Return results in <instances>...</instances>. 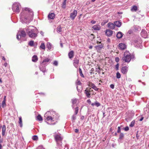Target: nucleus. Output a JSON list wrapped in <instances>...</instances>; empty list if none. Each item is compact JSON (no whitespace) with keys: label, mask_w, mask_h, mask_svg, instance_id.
<instances>
[{"label":"nucleus","mask_w":149,"mask_h":149,"mask_svg":"<svg viewBox=\"0 0 149 149\" xmlns=\"http://www.w3.org/2000/svg\"><path fill=\"white\" fill-rule=\"evenodd\" d=\"M72 107L73 108L74 107L73 105L76 103L77 102V100L76 98L72 99Z\"/></svg>","instance_id":"c85d7f7f"},{"label":"nucleus","mask_w":149,"mask_h":149,"mask_svg":"<svg viewBox=\"0 0 149 149\" xmlns=\"http://www.w3.org/2000/svg\"><path fill=\"white\" fill-rule=\"evenodd\" d=\"M89 86L91 87L95 91H97L99 89V88H97L93 83L92 82L89 83Z\"/></svg>","instance_id":"4468645a"},{"label":"nucleus","mask_w":149,"mask_h":149,"mask_svg":"<svg viewBox=\"0 0 149 149\" xmlns=\"http://www.w3.org/2000/svg\"><path fill=\"white\" fill-rule=\"evenodd\" d=\"M96 21L94 20H92L91 21V22L92 24H95L96 23Z\"/></svg>","instance_id":"864d4df0"},{"label":"nucleus","mask_w":149,"mask_h":149,"mask_svg":"<svg viewBox=\"0 0 149 149\" xmlns=\"http://www.w3.org/2000/svg\"><path fill=\"white\" fill-rule=\"evenodd\" d=\"M51 113L49 111H47L45 115V120H46V121H53L54 119V115L53 116V117L52 116H49V114Z\"/></svg>","instance_id":"423d86ee"},{"label":"nucleus","mask_w":149,"mask_h":149,"mask_svg":"<svg viewBox=\"0 0 149 149\" xmlns=\"http://www.w3.org/2000/svg\"><path fill=\"white\" fill-rule=\"evenodd\" d=\"M143 117H141V118L139 120L140 121H142L143 120Z\"/></svg>","instance_id":"680f3d73"},{"label":"nucleus","mask_w":149,"mask_h":149,"mask_svg":"<svg viewBox=\"0 0 149 149\" xmlns=\"http://www.w3.org/2000/svg\"><path fill=\"white\" fill-rule=\"evenodd\" d=\"M60 45H61V47H63V45L62 43H61L60 44Z\"/></svg>","instance_id":"338daca9"},{"label":"nucleus","mask_w":149,"mask_h":149,"mask_svg":"<svg viewBox=\"0 0 149 149\" xmlns=\"http://www.w3.org/2000/svg\"><path fill=\"white\" fill-rule=\"evenodd\" d=\"M37 119L39 121H42V117L40 115H38L37 117Z\"/></svg>","instance_id":"7c9ffc66"},{"label":"nucleus","mask_w":149,"mask_h":149,"mask_svg":"<svg viewBox=\"0 0 149 149\" xmlns=\"http://www.w3.org/2000/svg\"><path fill=\"white\" fill-rule=\"evenodd\" d=\"M120 127H118V129L117 130V132L118 133H120Z\"/></svg>","instance_id":"603ef678"},{"label":"nucleus","mask_w":149,"mask_h":149,"mask_svg":"<svg viewBox=\"0 0 149 149\" xmlns=\"http://www.w3.org/2000/svg\"><path fill=\"white\" fill-rule=\"evenodd\" d=\"M32 139L34 140H37L38 139V137L36 135H34L32 137Z\"/></svg>","instance_id":"79ce46f5"},{"label":"nucleus","mask_w":149,"mask_h":149,"mask_svg":"<svg viewBox=\"0 0 149 149\" xmlns=\"http://www.w3.org/2000/svg\"><path fill=\"white\" fill-rule=\"evenodd\" d=\"M93 48V46H90L89 47V48L90 49H92Z\"/></svg>","instance_id":"0e129e2a"},{"label":"nucleus","mask_w":149,"mask_h":149,"mask_svg":"<svg viewBox=\"0 0 149 149\" xmlns=\"http://www.w3.org/2000/svg\"><path fill=\"white\" fill-rule=\"evenodd\" d=\"M91 105L93 107L95 105V103H93L91 104Z\"/></svg>","instance_id":"e2e57ef3"},{"label":"nucleus","mask_w":149,"mask_h":149,"mask_svg":"<svg viewBox=\"0 0 149 149\" xmlns=\"http://www.w3.org/2000/svg\"><path fill=\"white\" fill-rule=\"evenodd\" d=\"M95 103V105L97 107H98L100 105V104L97 101H96Z\"/></svg>","instance_id":"a18cd8bd"},{"label":"nucleus","mask_w":149,"mask_h":149,"mask_svg":"<svg viewBox=\"0 0 149 149\" xmlns=\"http://www.w3.org/2000/svg\"><path fill=\"white\" fill-rule=\"evenodd\" d=\"M33 27L32 26L27 29H26V31L29 37L33 38H35L37 36V35L36 33V30L31 28V27Z\"/></svg>","instance_id":"f03ea898"},{"label":"nucleus","mask_w":149,"mask_h":149,"mask_svg":"<svg viewBox=\"0 0 149 149\" xmlns=\"http://www.w3.org/2000/svg\"><path fill=\"white\" fill-rule=\"evenodd\" d=\"M95 47L98 52H100L101 49L103 48V45L102 44H101L96 46Z\"/></svg>","instance_id":"f8f14e48"},{"label":"nucleus","mask_w":149,"mask_h":149,"mask_svg":"<svg viewBox=\"0 0 149 149\" xmlns=\"http://www.w3.org/2000/svg\"><path fill=\"white\" fill-rule=\"evenodd\" d=\"M2 147V146L1 145L0 143V149H1Z\"/></svg>","instance_id":"774afa93"},{"label":"nucleus","mask_w":149,"mask_h":149,"mask_svg":"<svg viewBox=\"0 0 149 149\" xmlns=\"http://www.w3.org/2000/svg\"><path fill=\"white\" fill-rule=\"evenodd\" d=\"M45 67V65H44V64L42 63L39 66V68L41 71H42L43 72H46V69Z\"/></svg>","instance_id":"2eb2a0df"},{"label":"nucleus","mask_w":149,"mask_h":149,"mask_svg":"<svg viewBox=\"0 0 149 149\" xmlns=\"http://www.w3.org/2000/svg\"><path fill=\"white\" fill-rule=\"evenodd\" d=\"M138 10V8L136 6H133L131 9V10L132 12H136Z\"/></svg>","instance_id":"412c9836"},{"label":"nucleus","mask_w":149,"mask_h":149,"mask_svg":"<svg viewBox=\"0 0 149 149\" xmlns=\"http://www.w3.org/2000/svg\"><path fill=\"white\" fill-rule=\"evenodd\" d=\"M33 43L34 41H33L31 40L29 42V44L30 46H33Z\"/></svg>","instance_id":"37998d69"},{"label":"nucleus","mask_w":149,"mask_h":149,"mask_svg":"<svg viewBox=\"0 0 149 149\" xmlns=\"http://www.w3.org/2000/svg\"><path fill=\"white\" fill-rule=\"evenodd\" d=\"M124 134L123 133H120V135H119V139H122L124 137Z\"/></svg>","instance_id":"c9c22d12"},{"label":"nucleus","mask_w":149,"mask_h":149,"mask_svg":"<svg viewBox=\"0 0 149 149\" xmlns=\"http://www.w3.org/2000/svg\"><path fill=\"white\" fill-rule=\"evenodd\" d=\"M110 87L112 89H113L114 88V85L113 84H111L110 85Z\"/></svg>","instance_id":"5fc2aeb1"},{"label":"nucleus","mask_w":149,"mask_h":149,"mask_svg":"<svg viewBox=\"0 0 149 149\" xmlns=\"http://www.w3.org/2000/svg\"><path fill=\"white\" fill-rule=\"evenodd\" d=\"M66 1L64 0L62 5V7L63 8H66Z\"/></svg>","instance_id":"72a5a7b5"},{"label":"nucleus","mask_w":149,"mask_h":149,"mask_svg":"<svg viewBox=\"0 0 149 149\" xmlns=\"http://www.w3.org/2000/svg\"><path fill=\"white\" fill-rule=\"evenodd\" d=\"M46 47L49 50L51 48L52 45L50 43L48 42L47 44Z\"/></svg>","instance_id":"cd10ccee"},{"label":"nucleus","mask_w":149,"mask_h":149,"mask_svg":"<svg viewBox=\"0 0 149 149\" xmlns=\"http://www.w3.org/2000/svg\"><path fill=\"white\" fill-rule=\"evenodd\" d=\"M119 65L118 63H117L115 66L116 68V70H118L119 69Z\"/></svg>","instance_id":"8fccbe9b"},{"label":"nucleus","mask_w":149,"mask_h":149,"mask_svg":"<svg viewBox=\"0 0 149 149\" xmlns=\"http://www.w3.org/2000/svg\"><path fill=\"white\" fill-rule=\"evenodd\" d=\"M76 84L77 85H80L81 83L80 81L77 80V81L76 82Z\"/></svg>","instance_id":"3c124183"},{"label":"nucleus","mask_w":149,"mask_h":149,"mask_svg":"<svg viewBox=\"0 0 149 149\" xmlns=\"http://www.w3.org/2000/svg\"><path fill=\"white\" fill-rule=\"evenodd\" d=\"M141 36L144 38H146L147 36V32L144 30H142L141 33Z\"/></svg>","instance_id":"ddd939ff"},{"label":"nucleus","mask_w":149,"mask_h":149,"mask_svg":"<svg viewBox=\"0 0 149 149\" xmlns=\"http://www.w3.org/2000/svg\"><path fill=\"white\" fill-rule=\"evenodd\" d=\"M57 30L58 32H61L62 31V29L61 26H59L57 28Z\"/></svg>","instance_id":"f704fd0d"},{"label":"nucleus","mask_w":149,"mask_h":149,"mask_svg":"<svg viewBox=\"0 0 149 149\" xmlns=\"http://www.w3.org/2000/svg\"><path fill=\"white\" fill-rule=\"evenodd\" d=\"M96 71L99 73H100V67H98L97 68H96Z\"/></svg>","instance_id":"c03bdc74"},{"label":"nucleus","mask_w":149,"mask_h":149,"mask_svg":"<svg viewBox=\"0 0 149 149\" xmlns=\"http://www.w3.org/2000/svg\"><path fill=\"white\" fill-rule=\"evenodd\" d=\"M128 70V67L127 66L122 67L121 69V71L122 73L124 74H126Z\"/></svg>","instance_id":"9b49d317"},{"label":"nucleus","mask_w":149,"mask_h":149,"mask_svg":"<svg viewBox=\"0 0 149 149\" xmlns=\"http://www.w3.org/2000/svg\"><path fill=\"white\" fill-rule=\"evenodd\" d=\"M114 24L115 26L119 27L120 26L121 23L120 21H119L114 22Z\"/></svg>","instance_id":"393cba45"},{"label":"nucleus","mask_w":149,"mask_h":149,"mask_svg":"<svg viewBox=\"0 0 149 149\" xmlns=\"http://www.w3.org/2000/svg\"><path fill=\"white\" fill-rule=\"evenodd\" d=\"M40 48L42 49H45V46L44 43H42L40 46Z\"/></svg>","instance_id":"2f4dec72"},{"label":"nucleus","mask_w":149,"mask_h":149,"mask_svg":"<svg viewBox=\"0 0 149 149\" xmlns=\"http://www.w3.org/2000/svg\"><path fill=\"white\" fill-rule=\"evenodd\" d=\"M84 118V116H81V119L82 120H83Z\"/></svg>","instance_id":"13d9d810"},{"label":"nucleus","mask_w":149,"mask_h":149,"mask_svg":"<svg viewBox=\"0 0 149 149\" xmlns=\"http://www.w3.org/2000/svg\"><path fill=\"white\" fill-rule=\"evenodd\" d=\"M108 27L111 29H114L115 28L114 24L112 23L109 22L108 24Z\"/></svg>","instance_id":"f3484780"},{"label":"nucleus","mask_w":149,"mask_h":149,"mask_svg":"<svg viewBox=\"0 0 149 149\" xmlns=\"http://www.w3.org/2000/svg\"><path fill=\"white\" fill-rule=\"evenodd\" d=\"M19 123L21 127L22 126V120L21 117H19Z\"/></svg>","instance_id":"c756f323"},{"label":"nucleus","mask_w":149,"mask_h":149,"mask_svg":"<svg viewBox=\"0 0 149 149\" xmlns=\"http://www.w3.org/2000/svg\"><path fill=\"white\" fill-rule=\"evenodd\" d=\"M76 115H75V114H74L72 116V120L73 122L74 121V120L76 119Z\"/></svg>","instance_id":"58836bf2"},{"label":"nucleus","mask_w":149,"mask_h":149,"mask_svg":"<svg viewBox=\"0 0 149 149\" xmlns=\"http://www.w3.org/2000/svg\"><path fill=\"white\" fill-rule=\"evenodd\" d=\"M78 110H79L78 107H76L75 108V111H74V114H75V115H77L78 113Z\"/></svg>","instance_id":"e433bc0d"},{"label":"nucleus","mask_w":149,"mask_h":149,"mask_svg":"<svg viewBox=\"0 0 149 149\" xmlns=\"http://www.w3.org/2000/svg\"><path fill=\"white\" fill-rule=\"evenodd\" d=\"M115 61H116L118 63V62L119 61V58L118 57H116L115 58Z\"/></svg>","instance_id":"49530a36"},{"label":"nucleus","mask_w":149,"mask_h":149,"mask_svg":"<svg viewBox=\"0 0 149 149\" xmlns=\"http://www.w3.org/2000/svg\"><path fill=\"white\" fill-rule=\"evenodd\" d=\"M20 5L19 3L17 2L14 3L12 6V9L13 12L17 13H19V8Z\"/></svg>","instance_id":"39448f33"},{"label":"nucleus","mask_w":149,"mask_h":149,"mask_svg":"<svg viewBox=\"0 0 149 149\" xmlns=\"http://www.w3.org/2000/svg\"><path fill=\"white\" fill-rule=\"evenodd\" d=\"M79 73H80V76L81 77H82L83 78H84V75L83 74L81 69L80 68H79Z\"/></svg>","instance_id":"473e14b6"},{"label":"nucleus","mask_w":149,"mask_h":149,"mask_svg":"<svg viewBox=\"0 0 149 149\" xmlns=\"http://www.w3.org/2000/svg\"><path fill=\"white\" fill-rule=\"evenodd\" d=\"M55 17V15L54 13L49 14L48 15L49 19H53Z\"/></svg>","instance_id":"4be33fe9"},{"label":"nucleus","mask_w":149,"mask_h":149,"mask_svg":"<svg viewBox=\"0 0 149 149\" xmlns=\"http://www.w3.org/2000/svg\"><path fill=\"white\" fill-rule=\"evenodd\" d=\"M123 35V33L119 31L117 34L116 37L120 39L122 38Z\"/></svg>","instance_id":"5701e85b"},{"label":"nucleus","mask_w":149,"mask_h":149,"mask_svg":"<svg viewBox=\"0 0 149 149\" xmlns=\"http://www.w3.org/2000/svg\"><path fill=\"white\" fill-rule=\"evenodd\" d=\"M58 64V62L56 61H54L53 63V64L55 66L57 65Z\"/></svg>","instance_id":"09e8293b"},{"label":"nucleus","mask_w":149,"mask_h":149,"mask_svg":"<svg viewBox=\"0 0 149 149\" xmlns=\"http://www.w3.org/2000/svg\"><path fill=\"white\" fill-rule=\"evenodd\" d=\"M79 62V59L78 58H75L73 61V64L74 67L77 68Z\"/></svg>","instance_id":"1a4fd4ad"},{"label":"nucleus","mask_w":149,"mask_h":149,"mask_svg":"<svg viewBox=\"0 0 149 149\" xmlns=\"http://www.w3.org/2000/svg\"><path fill=\"white\" fill-rule=\"evenodd\" d=\"M19 34L20 36V38L21 37H25L26 36L25 32L24 31H20V33L17 34V38L18 40H19L20 39V38L19 37Z\"/></svg>","instance_id":"6e6552de"},{"label":"nucleus","mask_w":149,"mask_h":149,"mask_svg":"<svg viewBox=\"0 0 149 149\" xmlns=\"http://www.w3.org/2000/svg\"><path fill=\"white\" fill-rule=\"evenodd\" d=\"M54 136L56 143L58 145H61L60 142L62 141L63 137L61 136V135L60 133H57L56 132L54 133Z\"/></svg>","instance_id":"20e7f679"},{"label":"nucleus","mask_w":149,"mask_h":149,"mask_svg":"<svg viewBox=\"0 0 149 149\" xmlns=\"http://www.w3.org/2000/svg\"><path fill=\"white\" fill-rule=\"evenodd\" d=\"M77 11L76 10H74L73 12L70 14V17L72 20H74L77 16Z\"/></svg>","instance_id":"9d476101"},{"label":"nucleus","mask_w":149,"mask_h":149,"mask_svg":"<svg viewBox=\"0 0 149 149\" xmlns=\"http://www.w3.org/2000/svg\"><path fill=\"white\" fill-rule=\"evenodd\" d=\"M3 142V140L2 139L0 140V143H2Z\"/></svg>","instance_id":"052dcab7"},{"label":"nucleus","mask_w":149,"mask_h":149,"mask_svg":"<svg viewBox=\"0 0 149 149\" xmlns=\"http://www.w3.org/2000/svg\"><path fill=\"white\" fill-rule=\"evenodd\" d=\"M119 47L122 50H123L125 48V44L121 43L119 44Z\"/></svg>","instance_id":"b1692460"},{"label":"nucleus","mask_w":149,"mask_h":149,"mask_svg":"<svg viewBox=\"0 0 149 149\" xmlns=\"http://www.w3.org/2000/svg\"><path fill=\"white\" fill-rule=\"evenodd\" d=\"M6 127L5 125H3L2 127V134L3 136L6 135Z\"/></svg>","instance_id":"6ab92c4d"},{"label":"nucleus","mask_w":149,"mask_h":149,"mask_svg":"<svg viewBox=\"0 0 149 149\" xmlns=\"http://www.w3.org/2000/svg\"><path fill=\"white\" fill-rule=\"evenodd\" d=\"M93 91V90L91 88H87L84 91V93L87 97L89 98L91 97V92Z\"/></svg>","instance_id":"0eeeda50"},{"label":"nucleus","mask_w":149,"mask_h":149,"mask_svg":"<svg viewBox=\"0 0 149 149\" xmlns=\"http://www.w3.org/2000/svg\"><path fill=\"white\" fill-rule=\"evenodd\" d=\"M49 59L48 58H45L43 61L42 63L43 64V63H44L45 62H48L49 61Z\"/></svg>","instance_id":"ea45409f"},{"label":"nucleus","mask_w":149,"mask_h":149,"mask_svg":"<svg viewBox=\"0 0 149 149\" xmlns=\"http://www.w3.org/2000/svg\"><path fill=\"white\" fill-rule=\"evenodd\" d=\"M7 65L8 64L6 63H5L4 64V65L5 66V67H6L7 66Z\"/></svg>","instance_id":"bf43d9fd"},{"label":"nucleus","mask_w":149,"mask_h":149,"mask_svg":"<svg viewBox=\"0 0 149 149\" xmlns=\"http://www.w3.org/2000/svg\"><path fill=\"white\" fill-rule=\"evenodd\" d=\"M79 130L78 129H75L74 131L76 133H78L79 132Z\"/></svg>","instance_id":"4d7b16f0"},{"label":"nucleus","mask_w":149,"mask_h":149,"mask_svg":"<svg viewBox=\"0 0 149 149\" xmlns=\"http://www.w3.org/2000/svg\"><path fill=\"white\" fill-rule=\"evenodd\" d=\"M93 29L94 30H99L101 29V26L98 25H95L92 27Z\"/></svg>","instance_id":"a211bd4d"},{"label":"nucleus","mask_w":149,"mask_h":149,"mask_svg":"<svg viewBox=\"0 0 149 149\" xmlns=\"http://www.w3.org/2000/svg\"><path fill=\"white\" fill-rule=\"evenodd\" d=\"M6 96H4L3 100L2 102V107L3 108L6 106Z\"/></svg>","instance_id":"a878e982"},{"label":"nucleus","mask_w":149,"mask_h":149,"mask_svg":"<svg viewBox=\"0 0 149 149\" xmlns=\"http://www.w3.org/2000/svg\"><path fill=\"white\" fill-rule=\"evenodd\" d=\"M87 102L89 104L91 103V101L90 99H88L87 100Z\"/></svg>","instance_id":"6e6d98bb"},{"label":"nucleus","mask_w":149,"mask_h":149,"mask_svg":"<svg viewBox=\"0 0 149 149\" xmlns=\"http://www.w3.org/2000/svg\"><path fill=\"white\" fill-rule=\"evenodd\" d=\"M2 59L4 61H5L6 60V59L4 57V56H3V57H2Z\"/></svg>","instance_id":"69168bd1"},{"label":"nucleus","mask_w":149,"mask_h":149,"mask_svg":"<svg viewBox=\"0 0 149 149\" xmlns=\"http://www.w3.org/2000/svg\"><path fill=\"white\" fill-rule=\"evenodd\" d=\"M24 10L25 11L20 13V18L26 20L25 22L29 23L33 19V12L29 8H25Z\"/></svg>","instance_id":"f257e3e1"},{"label":"nucleus","mask_w":149,"mask_h":149,"mask_svg":"<svg viewBox=\"0 0 149 149\" xmlns=\"http://www.w3.org/2000/svg\"><path fill=\"white\" fill-rule=\"evenodd\" d=\"M124 130L126 131H128L129 130V128L128 126H127L124 128Z\"/></svg>","instance_id":"de8ad7c7"},{"label":"nucleus","mask_w":149,"mask_h":149,"mask_svg":"<svg viewBox=\"0 0 149 149\" xmlns=\"http://www.w3.org/2000/svg\"><path fill=\"white\" fill-rule=\"evenodd\" d=\"M105 33L107 36L109 37L112 35L113 34V32L111 30L109 29H107L106 30Z\"/></svg>","instance_id":"dca6fc26"},{"label":"nucleus","mask_w":149,"mask_h":149,"mask_svg":"<svg viewBox=\"0 0 149 149\" xmlns=\"http://www.w3.org/2000/svg\"><path fill=\"white\" fill-rule=\"evenodd\" d=\"M38 60V57L36 55H34L32 58V61L33 62H36Z\"/></svg>","instance_id":"bb28decb"},{"label":"nucleus","mask_w":149,"mask_h":149,"mask_svg":"<svg viewBox=\"0 0 149 149\" xmlns=\"http://www.w3.org/2000/svg\"><path fill=\"white\" fill-rule=\"evenodd\" d=\"M74 52L73 50L70 51L68 54V56L69 58L71 59L72 58L74 55Z\"/></svg>","instance_id":"aec40b11"},{"label":"nucleus","mask_w":149,"mask_h":149,"mask_svg":"<svg viewBox=\"0 0 149 149\" xmlns=\"http://www.w3.org/2000/svg\"><path fill=\"white\" fill-rule=\"evenodd\" d=\"M116 78L118 79H119L120 78L121 75L118 72H117L116 73Z\"/></svg>","instance_id":"a19ab883"},{"label":"nucleus","mask_w":149,"mask_h":149,"mask_svg":"<svg viewBox=\"0 0 149 149\" xmlns=\"http://www.w3.org/2000/svg\"><path fill=\"white\" fill-rule=\"evenodd\" d=\"M135 124V121L133 120L129 126L131 127H133Z\"/></svg>","instance_id":"4c0bfd02"},{"label":"nucleus","mask_w":149,"mask_h":149,"mask_svg":"<svg viewBox=\"0 0 149 149\" xmlns=\"http://www.w3.org/2000/svg\"><path fill=\"white\" fill-rule=\"evenodd\" d=\"M132 58L131 54L128 52L126 51L124 52V56L123 57L122 59L125 62L129 63Z\"/></svg>","instance_id":"7ed1b4c3"}]
</instances>
